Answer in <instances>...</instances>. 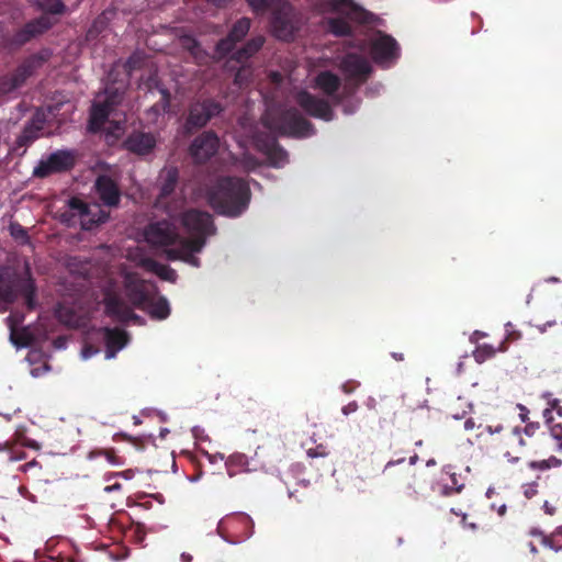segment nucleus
I'll return each mask as SVG.
<instances>
[{"label": "nucleus", "instance_id": "obj_1", "mask_svg": "<svg viewBox=\"0 0 562 562\" xmlns=\"http://www.w3.org/2000/svg\"><path fill=\"white\" fill-rule=\"evenodd\" d=\"M251 191L246 180L238 177L220 178L210 191L213 210L228 217L240 216L249 206Z\"/></svg>", "mask_w": 562, "mask_h": 562}, {"label": "nucleus", "instance_id": "obj_2", "mask_svg": "<svg viewBox=\"0 0 562 562\" xmlns=\"http://www.w3.org/2000/svg\"><path fill=\"white\" fill-rule=\"evenodd\" d=\"M35 294L36 285L27 263L23 273L12 267H0V301L11 304L21 296L32 311L36 305Z\"/></svg>", "mask_w": 562, "mask_h": 562}, {"label": "nucleus", "instance_id": "obj_3", "mask_svg": "<svg viewBox=\"0 0 562 562\" xmlns=\"http://www.w3.org/2000/svg\"><path fill=\"white\" fill-rule=\"evenodd\" d=\"M53 56L49 48L25 57L18 67L10 74L0 78V99L25 85L29 78L33 77Z\"/></svg>", "mask_w": 562, "mask_h": 562}, {"label": "nucleus", "instance_id": "obj_4", "mask_svg": "<svg viewBox=\"0 0 562 562\" xmlns=\"http://www.w3.org/2000/svg\"><path fill=\"white\" fill-rule=\"evenodd\" d=\"M270 32L282 42L294 41L301 29V15L288 0H277L270 13Z\"/></svg>", "mask_w": 562, "mask_h": 562}, {"label": "nucleus", "instance_id": "obj_5", "mask_svg": "<svg viewBox=\"0 0 562 562\" xmlns=\"http://www.w3.org/2000/svg\"><path fill=\"white\" fill-rule=\"evenodd\" d=\"M485 430L491 435H498L494 440L498 445L499 450L504 457L510 462H517L521 456H526V447H529L521 432L519 426H514L510 429H505L503 425L486 426Z\"/></svg>", "mask_w": 562, "mask_h": 562}, {"label": "nucleus", "instance_id": "obj_6", "mask_svg": "<svg viewBox=\"0 0 562 562\" xmlns=\"http://www.w3.org/2000/svg\"><path fill=\"white\" fill-rule=\"evenodd\" d=\"M268 127L282 136L307 137L314 134L313 124L295 108L283 111Z\"/></svg>", "mask_w": 562, "mask_h": 562}, {"label": "nucleus", "instance_id": "obj_7", "mask_svg": "<svg viewBox=\"0 0 562 562\" xmlns=\"http://www.w3.org/2000/svg\"><path fill=\"white\" fill-rule=\"evenodd\" d=\"M144 237L151 247L165 248V250L172 248L171 246L179 247L183 238L177 226L168 220L150 222L145 227Z\"/></svg>", "mask_w": 562, "mask_h": 562}, {"label": "nucleus", "instance_id": "obj_8", "mask_svg": "<svg viewBox=\"0 0 562 562\" xmlns=\"http://www.w3.org/2000/svg\"><path fill=\"white\" fill-rule=\"evenodd\" d=\"M69 213L72 217L79 218L81 228L91 231L100 224L105 223L110 216L108 211H104L98 203H86L79 198H71L68 201Z\"/></svg>", "mask_w": 562, "mask_h": 562}, {"label": "nucleus", "instance_id": "obj_9", "mask_svg": "<svg viewBox=\"0 0 562 562\" xmlns=\"http://www.w3.org/2000/svg\"><path fill=\"white\" fill-rule=\"evenodd\" d=\"M224 108L214 99H204L190 104L184 127L191 133L204 127L213 117L220 115Z\"/></svg>", "mask_w": 562, "mask_h": 562}, {"label": "nucleus", "instance_id": "obj_10", "mask_svg": "<svg viewBox=\"0 0 562 562\" xmlns=\"http://www.w3.org/2000/svg\"><path fill=\"white\" fill-rule=\"evenodd\" d=\"M123 289L130 304L136 308L145 307L148 299L156 292V288L142 279L135 272L123 274Z\"/></svg>", "mask_w": 562, "mask_h": 562}, {"label": "nucleus", "instance_id": "obj_11", "mask_svg": "<svg viewBox=\"0 0 562 562\" xmlns=\"http://www.w3.org/2000/svg\"><path fill=\"white\" fill-rule=\"evenodd\" d=\"M102 303L105 315L116 322L127 323L139 319V316L133 312L132 307L122 299L121 293L112 285L104 289Z\"/></svg>", "mask_w": 562, "mask_h": 562}, {"label": "nucleus", "instance_id": "obj_12", "mask_svg": "<svg viewBox=\"0 0 562 562\" xmlns=\"http://www.w3.org/2000/svg\"><path fill=\"white\" fill-rule=\"evenodd\" d=\"M56 24L50 16L40 15L26 22L21 29L14 32L9 43L12 47H22L32 40L43 35Z\"/></svg>", "mask_w": 562, "mask_h": 562}, {"label": "nucleus", "instance_id": "obj_13", "mask_svg": "<svg viewBox=\"0 0 562 562\" xmlns=\"http://www.w3.org/2000/svg\"><path fill=\"white\" fill-rule=\"evenodd\" d=\"M76 162L71 151L57 150L48 156L46 160H41L34 168L33 176L36 178H46L56 172L70 170Z\"/></svg>", "mask_w": 562, "mask_h": 562}, {"label": "nucleus", "instance_id": "obj_14", "mask_svg": "<svg viewBox=\"0 0 562 562\" xmlns=\"http://www.w3.org/2000/svg\"><path fill=\"white\" fill-rule=\"evenodd\" d=\"M205 246V240L203 237L200 238H182L180 240V246L175 248H169L165 250V256L170 261H183L193 267H200V259L195 256L196 252H200Z\"/></svg>", "mask_w": 562, "mask_h": 562}, {"label": "nucleus", "instance_id": "obj_15", "mask_svg": "<svg viewBox=\"0 0 562 562\" xmlns=\"http://www.w3.org/2000/svg\"><path fill=\"white\" fill-rule=\"evenodd\" d=\"M220 138L213 131H205L196 136L190 147L189 153L195 164H205L217 153Z\"/></svg>", "mask_w": 562, "mask_h": 562}, {"label": "nucleus", "instance_id": "obj_16", "mask_svg": "<svg viewBox=\"0 0 562 562\" xmlns=\"http://www.w3.org/2000/svg\"><path fill=\"white\" fill-rule=\"evenodd\" d=\"M182 225L192 235V238L206 237L215 233V226L210 213L199 210H189L182 215Z\"/></svg>", "mask_w": 562, "mask_h": 562}, {"label": "nucleus", "instance_id": "obj_17", "mask_svg": "<svg viewBox=\"0 0 562 562\" xmlns=\"http://www.w3.org/2000/svg\"><path fill=\"white\" fill-rule=\"evenodd\" d=\"M296 103L310 116L324 120L326 122L333 121L335 113L325 99L318 98L307 91H300L296 95Z\"/></svg>", "mask_w": 562, "mask_h": 562}, {"label": "nucleus", "instance_id": "obj_18", "mask_svg": "<svg viewBox=\"0 0 562 562\" xmlns=\"http://www.w3.org/2000/svg\"><path fill=\"white\" fill-rule=\"evenodd\" d=\"M255 143L257 149L267 157L271 166L280 168L288 162V153L278 143L276 136L260 133L256 136Z\"/></svg>", "mask_w": 562, "mask_h": 562}, {"label": "nucleus", "instance_id": "obj_19", "mask_svg": "<svg viewBox=\"0 0 562 562\" xmlns=\"http://www.w3.org/2000/svg\"><path fill=\"white\" fill-rule=\"evenodd\" d=\"M251 21L248 18H240L231 27L226 37L220 40L216 44V53L224 57L235 48L236 44L244 40L250 30Z\"/></svg>", "mask_w": 562, "mask_h": 562}, {"label": "nucleus", "instance_id": "obj_20", "mask_svg": "<svg viewBox=\"0 0 562 562\" xmlns=\"http://www.w3.org/2000/svg\"><path fill=\"white\" fill-rule=\"evenodd\" d=\"M370 54L376 64H384L398 57L397 42L387 34L379 33L371 42Z\"/></svg>", "mask_w": 562, "mask_h": 562}, {"label": "nucleus", "instance_id": "obj_21", "mask_svg": "<svg viewBox=\"0 0 562 562\" xmlns=\"http://www.w3.org/2000/svg\"><path fill=\"white\" fill-rule=\"evenodd\" d=\"M156 138L151 133L133 131L123 142V147L137 156H146L156 147Z\"/></svg>", "mask_w": 562, "mask_h": 562}, {"label": "nucleus", "instance_id": "obj_22", "mask_svg": "<svg viewBox=\"0 0 562 562\" xmlns=\"http://www.w3.org/2000/svg\"><path fill=\"white\" fill-rule=\"evenodd\" d=\"M94 189L105 206L115 207L121 201V191L117 183L109 176L101 175L94 182Z\"/></svg>", "mask_w": 562, "mask_h": 562}, {"label": "nucleus", "instance_id": "obj_23", "mask_svg": "<svg viewBox=\"0 0 562 562\" xmlns=\"http://www.w3.org/2000/svg\"><path fill=\"white\" fill-rule=\"evenodd\" d=\"M147 87L150 92L156 89L160 94V99L147 110V115L153 122H156L160 115H164L169 111L171 94L156 77H150L148 79Z\"/></svg>", "mask_w": 562, "mask_h": 562}, {"label": "nucleus", "instance_id": "obj_24", "mask_svg": "<svg viewBox=\"0 0 562 562\" xmlns=\"http://www.w3.org/2000/svg\"><path fill=\"white\" fill-rule=\"evenodd\" d=\"M341 69L350 79L364 81L371 72L369 63L358 54H348L341 60Z\"/></svg>", "mask_w": 562, "mask_h": 562}, {"label": "nucleus", "instance_id": "obj_25", "mask_svg": "<svg viewBox=\"0 0 562 562\" xmlns=\"http://www.w3.org/2000/svg\"><path fill=\"white\" fill-rule=\"evenodd\" d=\"M329 5L333 12L340 13L353 22L367 23L369 20V12L352 0H330Z\"/></svg>", "mask_w": 562, "mask_h": 562}, {"label": "nucleus", "instance_id": "obj_26", "mask_svg": "<svg viewBox=\"0 0 562 562\" xmlns=\"http://www.w3.org/2000/svg\"><path fill=\"white\" fill-rule=\"evenodd\" d=\"M114 101L111 98H106L104 102L94 103L90 111L88 130L92 133H98L102 130L103 125L109 119V115L113 109Z\"/></svg>", "mask_w": 562, "mask_h": 562}, {"label": "nucleus", "instance_id": "obj_27", "mask_svg": "<svg viewBox=\"0 0 562 562\" xmlns=\"http://www.w3.org/2000/svg\"><path fill=\"white\" fill-rule=\"evenodd\" d=\"M520 338V333L512 331L508 333L507 337L498 345L494 347L490 344L479 345L473 351V358L477 363H483L496 356L497 352H505L508 349V340H517Z\"/></svg>", "mask_w": 562, "mask_h": 562}, {"label": "nucleus", "instance_id": "obj_28", "mask_svg": "<svg viewBox=\"0 0 562 562\" xmlns=\"http://www.w3.org/2000/svg\"><path fill=\"white\" fill-rule=\"evenodd\" d=\"M315 85L326 95L330 97L335 103H339L341 101V98L337 95L341 81L334 72L329 70L321 71L315 78Z\"/></svg>", "mask_w": 562, "mask_h": 562}, {"label": "nucleus", "instance_id": "obj_29", "mask_svg": "<svg viewBox=\"0 0 562 562\" xmlns=\"http://www.w3.org/2000/svg\"><path fill=\"white\" fill-rule=\"evenodd\" d=\"M42 130L43 127L40 124H35L34 122L27 123L16 137L13 151L18 153L19 149H22L18 155L23 156L26 153V148L40 138Z\"/></svg>", "mask_w": 562, "mask_h": 562}, {"label": "nucleus", "instance_id": "obj_30", "mask_svg": "<svg viewBox=\"0 0 562 562\" xmlns=\"http://www.w3.org/2000/svg\"><path fill=\"white\" fill-rule=\"evenodd\" d=\"M104 339L106 346V358H112L115 353L125 347L128 336L125 330L119 328H104Z\"/></svg>", "mask_w": 562, "mask_h": 562}, {"label": "nucleus", "instance_id": "obj_31", "mask_svg": "<svg viewBox=\"0 0 562 562\" xmlns=\"http://www.w3.org/2000/svg\"><path fill=\"white\" fill-rule=\"evenodd\" d=\"M154 295L155 294L148 299L145 307H142L140 310L145 311L153 319H166L170 315L168 300L165 296H158L155 299Z\"/></svg>", "mask_w": 562, "mask_h": 562}, {"label": "nucleus", "instance_id": "obj_32", "mask_svg": "<svg viewBox=\"0 0 562 562\" xmlns=\"http://www.w3.org/2000/svg\"><path fill=\"white\" fill-rule=\"evenodd\" d=\"M22 319H23V316L16 317V316L10 315L8 317L9 327H10V340L16 347H27L33 341V336L29 331L27 328L16 329V327H15L16 323L22 322Z\"/></svg>", "mask_w": 562, "mask_h": 562}, {"label": "nucleus", "instance_id": "obj_33", "mask_svg": "<svg viewBox=\"0 0 562 562\" xmlns=\"http://www.w3.org/2000/svg\"><path fill=\"white\" fill-rule=\"evenodd\" d=\"M263 44L265 37L262 35L251 37L241 48L234 53L232 58L239 64H245L250 57L261 49Z\"/></svg>", "mask_w": 562, "mask_h": 562}, {"label": "nucleus", "instance_id": "obj_34", "mask_svg": "<svg viewBox=\"0 0 562 562\" xmlns=\"http://www.w3.org/2000/svg\"><path fill=\"white\" fill-rule=\"evenodd\" d=\"M530 533L540 539L543 547L562 552V526L555 528L551 533L547 535L542 530L532 529Z\"/></svg>", "mask_w": 562, "mask_h": 562}, {"label": "nucleus", "instance_id": "obj_35", "mask_svg": "<svg viewBox=\"0 0 562 562\" xmlns=\"http://www.w3.org/2000/svg\"><path fill=\"white\" fill-rule=\"evenodd\" d=\"M540 424L539 423H528L527 425L519 426V432L525 440L529 441V447H526V454L529 453H538L540 450L539 446V436L540 432ZM528 443V441H526Z\"/></svg>", "mask_w": 562, "mask_h": 562}, {"label": "nucleus", "instance_id": "obj_36", "mask_svg": "<svg viewBox=\"0 0 562 562\" xmlns=\"http://www.w3.org/2000/svg\"><path fill=\"white\" fill-rule=\"evenodd\" d=\"M31 2L43 12L42 15H63L67 12V5L63 0H31Z\"/></svg>", "mask_w": 562, "mask_h": 562}, {"label": "nucleus", "instance_id": "obj_37", "mask_svg": "<svg viewBox=\"0 0 562 562\" xmlns=\"http://www.w3.org/2000/svg\"><path fill=\"white\" fill-rule=\"evenodd\" d=\"M161 187H160V193L159 198L164 199L169 196L171 193H173L178 179H179V172L177 168H169L165 169L161 172Z\"/></svg>", "mask_w": 562, "mask_h": 562}, {"label": "nucleus", "instance_id": "obj_38", "mask_svg": "<svg viewBox=\"0 0 562 562\" xmlns=\"http://www.w3.org/2000/svg\"><path fill=\"white\" fill-rule=\"evenodd\" d=\"M327 31L335 36H349L352 34L351 25L345 18H329L326 22Z\"/></svg>", "mask_w": 562, "mask_h": 562}, {"label": "nucleus", "instance_id": "obj_39", "mask_svg": "<svg viewBox=\"0 0 562 562\" xmlns=\"http://www.w3.org/2000/svg\"><path fill=\"white\" fill-rule=\"evenodd\" d=\"M463 488L464 483L461 482L460 476H458L456 473H450L448 475V481L440 485L439 493L442 496L449 497L461 493Z\"/></svg>", "mask_w": 562, "mask_h": 562}, {"label": "nucleus", "instance_id": "obj_40", "mask_svg": "<svg viewBox=\"0 0 562 562\" xmlns=\"http://www.w3.org/2000/svg\"><path fill=\"white\" fill-rule=\"evenodd\" d=\"M146 265L160 279L170 281V282H175L177 280V272L171 267L160 263L155 260H147Z\"/></svg>", "mask_w": 562, "mask_h": 562}, {"label": "nucleus", "instance_id": "obj_41", "mask_svg": "<svg viewBox=\"0 0 562 562\" xmlns=\"http://www.w3.org/2000/svg\"><path fill=\"white\" fill-rule=\"evenodd\" d=\"M9 233L11 237L21 245H27L31 243L26 228L18 222H11L9 224Z\"/></svg>", "mask_w": 562, "mask_h": 562}, {"label": "nucleus", "instance_id": "obj_42", "mask_svg": "<svg viewBox=\"0 0 562 562\" xmlns=\"http://www.w3.org/2000/svg\"><path fill=\"white\" fill-rule=\"evenodd\" d=\"M248 5L251 8L254 13L256 14H263L268 10L270 12L272 11L273 4L277 2V0H246Z\"/></svg>", "mask_w": 562, "mask_h": 562}, {"label": "nucleus", "instance_id": "obj_43", "mask_svg": "<svg viewBox=\"0 0 562 562\" xmlns=\"http://www.w3.org/2000/svg\"><path fill=\"white\" fill-rule=\"evenodd\" d=\"M251 75L252 70L249 67H246L241 64V67L237 70L235 75L234 82L237 86L243 87L249 82Z\"/></svg>", "mask_w": 562, "mask_h": 562}, {"label": "nucleus", "instance_id": "obj_44", "mask_svg": "<svg viewBox=\"0 0 562 562\" xmlns=\"http://www.w3.org/2000/svg\"><path fill=\"white\" fill-rule=\"evenodd\" d=\"M21 448L22 447L13 439L11 449L8 454V460L10 462L24 460L26 458V453Z\"/></svg>", "mask_w": 562, "mask_h": 562}, {"label": "nucleus", "instance_id": "obj_45", "mask_svg": "<svg viewBox=\"0 0 562 562\" xmlns=\"http://www.w3.org/2000/svg\"><path fill=\"white\" fill-rule=\"evenodd\" d=\"M14 440L21 446V447H26V448H31L33 450H40L41 449V445L34 440V439H31V438H27L25 436H22V435H19L16 434L15 435V438Z\"/></svg>", "mask_w": 562, "mask_h": 562}, {"label": "nucleus", "instance_id": "obj_46", "mask_svg": "<svg viewBox=\"0 0 562 562\" xmlns=\"http://www.w3.org/2000/svg\"><path fill=\"white\" fill-rule=\"evenodd\" d=\"M133 538L136 543H143L146 538V528L144 524L137 522L134 527Z\"/></svg>", "mask_w": 562, "mask_h": 562}, {"label": "nucleus", "instance_id": "obj_47", "mask_svg": "<svg viewBox=\"0 0 562 562\" xmlns=\"http://www.w3.org/2000/svg\"><path fill=\"white\" fill-rule=\"evenodd\" d=\"M307 456L310 458H324V457H327L329 454V451L327 450V447L323 446V445H318L316 446L315 448H310L307 449L306 451Z\"/></svg>", "mask_w": 562, "mask_h": 562}, {"label": "nucleus", "instance_id": "obj_48", "mask_svg": "<svg viewBox=\"0 0 562 562\" xmlns=\"http://www.w3.org/2000/svg\"><path fill=\"white\" fill-rule=\"evenodd\" d=\"M517 409L519 411V418L521 423L527 425L528 423H532L529 418V409L524 404H517Z\"/></svg>", "mask_w": 562, "mask_h": 562}, {"label": "nucleus", "instance_id": "obj_49", "mask_svg": "<svg viewBox=\"0 0 562 562\" xmlns=\"http://www.w3.org/2000/svg\"><path fill=\"white\" fill-rule=\"evenodd\" d=\"M543 397L547 400L548 407L557 412L561 405V401L559 398L552 397L551 393H544Z\"/></svg>", "mask_w": 562, "mask_h": 562}, {"label": "nucleus", "instance_id": "obj_50", "mask_svg": "<svg viewBox=\"0 0 562 562\" xmlns=\"http://www.w3.org/2000/svg\"><path fill=\"white\" fill-rule=\"evenodd\" d=\"M550 436L558 440H562V424L550 425Z\"/></svg>", "mask_w": 562, "mask_h": 562}, {"label": "nucleus", "instance_id": "obj_51", "mask_svg": "<svg viewBox=\"0 0 562 562\" xmlns=\"http://www.w3.org/2000/svg\"><path fill=\"white\" fill-rule=\"evenodd\" d=\"M357 409H358V404H357V402L353 401V402H350L347 405H345L341 408V412L344 415L348 416L349 414L355 413Z\"/></svg>", "mask_w": 562, "mask_h": 562}, {"label": "nucleus", "instance_id": "obj_52", "mask_svg": "<svg viewBox=\"0 0 562 562\" xmlns=\"http://www.w3.org/2000/svg\"><path fill=\"white\" fill-rule=\"evenodd\" d=\"M35 468L41 469V464L35 459H33L32 461L26 462L25 464L21 465L20 470L23 472H27Z\"/></svg>", "mask_w": 562, "mask_h": 562}, {"label": "nucleus", "instance_id": "obj_53", "mask_svg": "<svg viewBox=\"0 0 562 562\" xmlns=\"http://www.w3.org/2000/svg\"><path fill=\"white\" fill-rule=\"evenodd\" d=\"M552 412L553 409L547 407L542 411V417L544 419V423L550 426L553 422V415H552Z\"/></svg>", "mask_w": 562, "mask_h": 562}, {"label": "nucleus", "instance_id": "obj_54", "mask_svg": "<svg viewBox=\"0 0 562 562\" xmlns=\"http://www.w3.org/2000/svg\"><path fill=\"white\" fill-rule=\"evenodd\" d=\"M530 467L532 469L547 470V469L550 468V463L547 460H542V461H539V462L533 461V462L530 463Z\"/></svg>", "mask_w": 562, "mask_h": 562}, {"label": "nucleus", "instance_id": "obj_55", "mask_svg": "<svg viewBox=\"0 0 562 562\" xmlns=\"http://www.w3.org/2000/svg\"><path fill=\"white\" fill-rule=\"evenodd\" d=\"M537 492H538V491H537V488H536V486H535V485H528V486L525 488L524 494H525V496H526L527 498H529V499H530V498H532V497L537 494Z\"/></svg>", "mask_w": 562, "mask_h": 562}, {"label": "nucleus", "instance_id": "obj_56", "mask_svg": "<svg viewBox=\"0 0 562 562\" xmlns=\"http://www.w3.org/2000/svg\"><path fill=\"white\" fill-rule=\"evenodd\" d=\"M405 461V458H401V459H397L395 461H389L385 467H384V470L383 472H387L392 467H394L395 464H400V463H403Z\"/></svg>", "mask_w": 562, "mask_h": 562}, {"label": "nucleus", "instance_id": "obj_57", "mask_svg": "<svg viewBox=\"0 0 562 562\" xmlns=\"http://www.w3.org/2000/svg\"><path fill=\"white\" fill-rule=\"evenodd\" d=\"M13 440H7L4 442H0V452L4 451L9 454Z\"/></svg>", "mask_w": 562, "mask_h": 562}, {"label": "nucleus", "instance_id": "obj_58", "mask_svg": "<svg viewBox=\"0 0 562 562\" xmlns=\"http://www.w3.org/2000/svg\"><path fill=\"white\" fill-rule=\"evenodd\" d=\"M475 427V422L473 418H468L465 422H464V429L465 430H472L474 429Z\"/></svg>", "mask_w": 562, "mask_h": 562}, {"label": "nucleus", "instance_id": "obj_59", "mask_svg": "<svg viewBox=\"0 0 562 562\" xmlns=\"http://www.w3.org/2000/svg\"><path fill=\"white\" fill-rule=\"evenodd\" d=\"M557 324H558V323H557V321H555V319H553V321H548L546 324H543V325H539V326H538V328H539V330H540L541 333H543V331H546V327H547V326L551 327V326H555Z\"/></svg>", "mask_w": 562, "mask_h": 562}, {"label": "nucleus", "instance_id": "obj_60", "mask_svg": "<svg viewBox=\"0 0 562 562\" xmlns=\"http://www.w3.org/2000/svg\"><path fill=\"white\" fill-rule=\"evenodd\" d=\"M485 336H486V334H485V333L480 331V330H475V331L473 333V335L471 336L470 340L473 342V341H475L477 338H482V337H485Z\"/></svg>", "mask_w": 562, "mask_h": 562}, {"label": "nucleus", "instance_id": "obj_61", "mask_svg": "<svg viewBox=\"0 0 562 562\" xmlns=\"http://www.w3.org/2000/svg\"><path fill=\"white\" fill-rule=\"evenodd\" d=\"M547 461H549L550 467H559L561 465V460L557 459L555 457H550Z\"/></svg>", "mask_w": 562, "mask_h": 562}, {"label": "nucleus", "instance_id": "obj_62", "mask_svg": "<svg viewBox=\"0 0 562 562\" xmlns=\"http://www.w3.org/2000/svg\"><path fill=\"white\" fill-rule=\"evenodd\" d=\"M391 356L396 361H403L404 360V355L402 352H392Z\"/></svg>", "mask_w": 562, "mask_h": 562}, {"label": "nucleus", "instance_id": "obj_63", "mask_svg": "<svg viewBox=\"0 0 562 562\" xmlns=\"http://www.w3.org/2000/svg\"><path fill=\"white\" fill-rule=\"evenodd\" d=\"M198 47H199V43L195 40L191 38L190 40V45L188 46V48L193 53L194 49L198 48Z\"/></svg>", "mask_w": 562, "mask_h": 562}, {"label": "nucleus", "instance_id": "obj_64", "mask_svg": "<svg viewBox=\"0 0 562 562\" xmlns=\"http://www.w3.org/2000/svg\"><path fill=\"white\" fill-rule=\"evenodd\" d=\"M543 507H544L546 513L549 514V515H553L554 512H555V508L554 507H550L548 502L544 503Z\"/></svg>", "mask_w": 562, "mask_h": 562}]
</instances>
